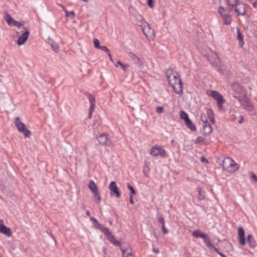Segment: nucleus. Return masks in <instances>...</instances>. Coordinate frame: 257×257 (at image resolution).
Segmentation results:
<instances>
[{
    "label": "nucleus",
    "instance_id": "obj_1",
    "mask_svg": "<svg viewBox=\"0 0 257 257\" xmlns=\"http://www.w3.org/2000/svg\"><path fill=\"white\" fill-rule=\"evenodd\" d=\"M166 75L170 85L173 88L174 91L178 94L182 92V83L179 74L174 72L172 69H167Z\"/></svg>",
    "mask_w": 257,
    "mask_h": 257
},
{
    "label": "nucleus",
    "instance_id": "obj_2",
    "mask_svg": "<svg viewBox=\"0 0 257 257\" xmlns=\"http://www.w3.org/2000/svg\"><path fill=\"white\" fill-rule=\"evenodd\" d=\"M223 169L229 173H234L238 169V165L232 159L226 157L222 161Z\"/></svg>",
    "mask_w": 257,
    "mask_h": 257
},
{
    "label": "nucleus",
    "instance_id": "obj_3",
    "mask_svg": "<svg viewBox=\"0 0 257 257\" xmlns=\"http://www.w3.org/2000/svg\"><path fill=\"white\" fill-rule=\"evenodd\" d=\"M19 31H16L17 35H19L20 33H22V34L18 38L17 44L19 45H22L27 42L30 35V31L28 28L24 27L19 28Z\"/></svg>",
    "mask_w": 257,
    "mask_h": 257
},
{
    "label": "nucleus",
    "instance_id": "obj_4",
    "mask_svg": "<svg viewBox=\"0 0 257 257\" xmlns=\"http://www.w3.org/2000/svg\"><path fill=\"white\" fill-rule=\"evenodd\" d=\"M99 229L102 231L106 236L107 239L115 246H120L121 243L117 240L115 236L110 232L109 229L103 226L102 225H99Z\"/></svg>",
    "mask_w": 257,
    "mask_h": 257
},
{
    "label": "nucleus",
    "instance_id": "obj_5",
    "mask_svg": "<svg viewBox=\"0 0 257 257\" xmlns=\"http://www.w3.org/2000/svg\"><path fill=\"white\" fill-rule=\"evenodd\" d=\"M14 123L20 133L23 134L26 138L30 137L31 135V131H29L27 128L26 125L21 121L20 117H17L15 119Z\"/></svg>",
    "mask_w": 257,
    "mask_h": 257
},
{
    "label": "nucleus",
    "instance_id": "obj_6",
    "mask_svg": "<svg viewBox=\"0 0 257 257\" xmlns=\"http://www.w3.org/2000/svg\"><path fill=\"white\" fill-rule=\"evenodd\" d=\"M218 13L222 18L225 25H228L231 23V16L227 9L220 7L218 8Z\"/></svg>",
    "mask_w": 257,
    "mask_h": 257
},
{
    "label": "nucleus",
    "instance_id": "obj_7",
    "mask_svg": "<svg viewBox=\"0 0 257 257\" xmlns=\"http://www.w3.org/2000/svg\"><path fill=\"white\" fill-rule=\"evenodd\" d=\"M96 138L99 143L101 145L108 147H111L113 145L110 139L106 134H101L99 136H96Z\"/></svg>",
    "mask_w": 257,
    "mask_h": 257
},
{
    "label": "nucleus",
    "instance_id": "obj_8",
    "mask_svg": "<svg viewBox=\"0 0 257 257\" xmlns=\"http://www.w3.org/2000/svg\"><path fill=\"white\" fill-rule=\"evenodd\" d=\"M150 154L154 157L161 156L162 157H166V152L161 147H153L152 148Z\"/></svg>",
    "mask_w": 257,
    "mask_h": 257
},
{
    "label": "nucleus",
    "instance_id": "obj_9",
    "mask_svg": "<svg viewBox=\"0 0 257 257\" xmlns=\"http://www.w3.org/2000/svg\"><path fill=\"white\" fill-rule=\"evenodd\" d=\"M145 27H144L142 30L144 35L149 39H153L154 38V31L151 29L150 25L149 23H144Z\"/></svg>",
    "mask_w": 257,
    "mask_h": 257
},
{
    "label": "nucleus",
    "instance_id": "obj_10",
    "mask_svg": "<svg viewBox=\"0 0 257 257\" xmlns=\"http://www.w3.org/2000/svg\"><path fill=\"white\" fill-rule=\"evenodd\" d=\"M210 95L214 99L217 101L219 108H221L222 104L224 102V99L222 95L220 94L216 91H211Z\"/></svg>",
    "mask_w": 257,
    "mask_h": 257
},
{
    "label": "nucleus",
    "instance_id": "obj_11",
    "mask_svg": "<svg viewBox=\"0 0 257 257\" xmlns=\"http://www.w3.org/2000/svg\"><path fill=\"white\" fill-rule=\"evenodd\" d=\"M5 20L10 26H15L19 28L23 26V24L21 22L15 21L9 14H6L5 17Z\"/></svg>",
    "mask_w": 257,
    "mask_h": 257
},
{
    "label": "nucleus",
    "instance_id": "obj_12",
    "mask_svg": "<svg viewBox=\"0 0 257 257\" xmlns=\"http://www.w3.org/2000/svg\"><path fill=\"white\" fill-rule=\"evenodd\" d=\"M215 57L214 61L210 59L209 57H207V58L213 66L217 67V70L220 73L223 74V72L220 65V59L216 53H215Z\"/></svg>",
    "mask_w": 257,
    "mask_h": 257
},
{
    "label": "nucleus",
    "instance_id": "obj_13",
    "mask_svg": "<svg viewBox=\"0 0 257 257\" xmlns=\"http://www.w3.org/2000/svg\"><path fill=\"white\" fill-rule=\"evenodd\" d=\"M192 235L195 238L201 237L204 240V242L205 243L207 240H209V237L207 234L203 233L199 229L195 230L193 231Z\"/></svg>",
    "mask_w": 257,
    "mask_h": 257
},
{
    "label": "nucleus",
    "instance_id": "obj_14",
    "mask_svg": "<svg viewBox=\"0 0 257 257\" xmlns=\"http://www.w3.org/2000/svg\"><path fill=\"white\" fill-rule=\"evenodd\" d=\"M235 12L238 15L244 16L246 13V8L244 4L239 3L235 6Z\"/></svg>",
    "mask_w": 257,
    "mask_h": 257
},
{
    "label": "nucleus",
    "instance_id": "obj_15",
    "mask_svg": "<svg viewBox=\"0 0 257 257\" xmlns=\"http://www.w3.org/2000/svg\"><path fill=\"white\" fill-rule=\"evenodd\" d=\"M109 188L111 191V193H112V192H113L114 194H115V196L117 198H119L120 197V192L114 181H112L110 183Z\"/></svg>",
    "mask_w": 257,
    "mask_h": 257
},
{
    "label": "nucleus",
    "instance_id": "obj_16",
    "mask_svg": "<svg viewBox=\"0 0 257 257\" xmlns=\"http://www.w3.org/2000/svg\"><path fill=\"white\" fill-rule=\"evenodd\" d=\"M88 99L90 103L88 118L90 119L91 118L92 114L95 108V98L91 95H89Z\"/></svg>",
    "mask_w": 257,
    "mask_h": 257
},
{
    "label": "nucleus",
    "instance_id": "obj_17",
    "mask_svg": "<svg viewBox=\"0 0 257 257\" xmlns=\"http://www.w3.org/2000/svg\"><path fill=\"white\" fill-rule=\"evenodd\" d=\"M238 241L241 245H245L244 231L242 227L238 228Z\"/></svg>",
    "mask_w": 257,
    "mask_h": 257
},
{
    "label": "nucleus",
    "instance_id": "obj_18",
    "mask_svg": "<svg viewBox=\"0 0 257 257\" xmlns=\"http://www.w3.org/2000/svg\"><path fill=\"white\" fill-rule=\"evenodd\" d=\"M232 88L235 93L234 97H238V94L241 93L243 91L242 87L237 83H234L232 85Z\"/></svg>",
    "mask_w": 257,
    "mask_h": 257
},
{
    "label": "nucleus",
    "instance_id": "obj_19",
    "mask_svg": "<svg viewBox=\"0 0 257 257\" xmlns=\"http://www.w3.org/2000/svg\"><path fill=\"white\" fill-rule=\"evenodd\" d=\"M0 232L4 234L8 237H10L12 235L11 229L4 224H0Z\"/></svg>",
    "mask_w": 257,
    "mask_h": 257
},
{
    "label": "nucleus",
    "instance_id": "obj_20",
    "mask_svg": "<svg viewBox=\"0 0 257 257\" xmlns=\"http://www.w3.org/2000/svg\"><path fill=\"white\" fill-rule=\"evenodd\" d=\"M212 131V128L211 124L208 122L205 123L203 124V129L202 131V133L204 135H208L211 133Z\"/></svg>",
    "mask_w": 257,
    "mask_h": 257
},
{
    "label": "nucleus",
    "instance_id": "obj_21",
    "mask_svg": "<svg viewBox=\"0 0 257 257\" xmlns=\"http://www.w3.org/2000/svg\"><path fill=\"white\" fill-rule=\"evenodd\" d=\"M129 57L131 58V59L134 61V62L138 65H141L142 64V63L139 58L136 54L133 53H130L128 54Z\"/></svg>",
    "mask_w": 257,
    "mask_h": 257
},
{
    "label": "nucleus",
    "instance_id": "obj_22",
    "mask_svg": "<svg viewBox=\"0 0 257 257\" xmlns=\"http://www.w3.org/2000/svg\"><path fill=\"white\" fill-rule=\"evenodd\" d=\"M247 241L248 243V245L251 248H254L256 246V242L253 238V237L251 234L247 235Z\"/></svg>",
    "mask_w": 257,
    "mask_h": 257
},
{
    "label": "nucleus",
    "instance_id": "obj_23",
    "mask_svg": "<svg viewBox=\"0 0 257 257\" xmlns=\"http://www.w3.org/2000/svg\"><path fill=\"white\" fill-rule=\"evenodd\" d=\"M88 186H89V189L92 191V192L93 193L96 192L98 191V188H97L96 185L93 181H91L89 182Z\"/></svg>",
    "mask_w": 257,
    "mask_h": 257
},
{
    "label": "nucleus",
    "instance_id": "obj_24",
    "mask_svg": "<svg viewBox=\"0 0 257 257\" xmlns=\"http://www.w3.org/2000/svg\"><path fill=\"white\" fill-rule=\"evenodd\" d=\"M185 123L187 125V126L190 128L191 131H194L196 130V127L195 125L193 123L192 121L189 119L188 120H187V121H185Z\"/></svg>",
    "mask_w": 257,
    "mask_h": 257
},
{
    "label": "nucleus",
    "instance_id": "obj_25",
    "mask_svg": "<svg viewBox=\"0 0 257 257\" xmlns=\"http://www.w3.org/2000/svg\"><path fill=\"white\" fill-rule=\"evenodd\" d=\"M50 45L55 52L58 53L59 52V46L57 43L52 41L51 43H50Z\"/></svg>",
    "mask_w": 257,
    "mask_h": 257
},
{
    "label": "nucleus",
    "instance_id": "obj_26",
    "mask_svg": "<svg viewBox=\"0 0 257 257\" xmlns=\"http://www.w3.org/2000/svg\"><path fill=\"white\" fill-rule=\"evenodd\" d=\"M198 199L200 200H203L205 197V193L200 188H198Z\"/></svg>",
    "mask_w": 257,
    "mask_h": 257
},
{
    "label": "nucleus",
    "instance_id": "obj_27",
    "mask_svg": "<svg viewBox=\"0 0 257 257\" xmlns=\"http://www.w3.org/2000/svg\"><path fill=\"white\" fill-rule=\"evenodd\" d=\"M237 40L239 41V44H241V45H242L243 44V37H242L238 28L237 29Z\"/></svg>",
    "mask_w": 257,
    "mask_h": 257
},
{
    "label": "nucleus",
    "instance_id": "obj_28",
    "mask_svg": "<svg viewBox=\"0 0 257 257\" xmlns=\"http://www.w3.org/2000/svg\"><path fill=\"white\" fill-rule=\"evenodd\" d=\"M149 172H150V168H149L147 164L146 163V165L143 168V173L144 174V175L147 177H149Z\"/></svg>",
    "mask_w": 257,
    "mask_h": 257
},
{
    "label": "nucleus",
    "instance_id": "obj_29",
    "mask_svg": "<svg viewBox=\"0 0 257 257\" xmlns=\"http://www.w3.org/2000/svg\"><path fill=\"white\" fill-rule=\"evenodd\" d=\"M180 118L184 119L185 122L189 119L188 114L183 111L180 113Z\"/></svg>",
    "mask_w": 257,
    "mask_h": 257
},
{
    "label": "nucleus",
    "instance_id": "obj_30",
    "mask_svg": "<svg viewBox=\"0 0 257 257\" xmlns=\"http://www.w3.org/2000/svg\"><path fill=\"white\" fill-rule=\"evenodd\" d=\"M205 244L210 250H214L216 248L214 245L212 244L210 238L207 241V242L205 243Z\"/></svg>",
    "mask_w": 257,
    "mask_h": 257
},
{
    "label": "nucleus",
    "instance_id": "obj_31",
    "mask_svg": "<svg viewBox=\"0 0 257 257\" xmlns=\"http://www.w3.org/2000/svg\"><path fill=\"white\" fill-rule=\"evenodd\" d=\"M93 197L97 202H99L101 199V196L98 191L93 193Z\"/></svg>",
    "mask_w": 257,
    "mask_h": 257
},
{
    "label": "nucleus",
    "instance_id": "obj_32",
    "mask_svg": "<svg viewBox=\"0 0 257 257\" xmlns=\"http://www.w3.org/2000/svg\"><path fill=\"white\" fill-rule=\"evenodd\" d=\"M157 215L159 222L161 223L162 225H164L165 219L163 215L160 213H158Z\"/></svg>",
    "mask_w": 257,
    "mask_h": 257
},
{
    "label": "nucleus",
    "instance_id": "obj_33",
    "mask_svg": "<svg viewBox=\"0 0 257 257\" xmlns=\"http://www.w3.org/2000/svg\"><path fill=\"white\" fill-rule=\"evenodd\" d=\"M207 115L209 116V117L211 121L214 122V117L213 116V112L210 109H207Z\"/></svg>",
    "mask_w": 257,
    "mask_h": 257
},
{
    "label": "nucleus",
    "instance_id": "obj_34",
    "mask_svg": "<svg viewBox=\"0 0 257 257\" xmlns=\"http://www.w3.org/2000/svg\"><path fill=\"white\" fill-rule=\"evenodd\" d=\"M227 5L235 6L238 4V0H226Z\"/></svg>",
    "mask_w": 257,
    "mask_h": 257
},
{
    "label": "nucleus",
    "instance_id": "obj_35",
    "mask_svg": "<svg viewBox=\"0 0 257 257\" xmlns=\"http://www.w3.org/2000/svg\"><path fill=\"white\" fill-rule=\"evenodd\" d=\"M65 16L66 17H72V18H73L75 17V13L73 11L68 12L67 10H65Z\"/></svg>",
    "mask_w": 257,
    "mask_h": 257
},
{
    "label": "nucleus",
    "instance_id": "obj_36",
    "mask_svg": "<svg viewBox=\"0 0 257 257\" xmlns=\"http://www.w3.org/2000/svg\"><path fill=\"white\" fill-rule=\"evenodd\" d=\"M117 64H118L124 71H126L128 65L123 64L120 61H118Z\"/></svg>",
    "mask_w": 257,
    "mask_h": 257
},
{
    "label": "nucleus",
    "instance_id": "obj_37",
    "mask_svg": "<svg viewBox=\"0 0 257 257\" xmlns=\"http://www.w3.org/2000/svg\"><path fill=\"white\" fill-rule=\"evenodd\" d=\"M93 43L95 48L99 49L100 48V46L99 45V41L97 39L94 38L93 39Z\"/></svg>",
    "mask_w": 257,
    "mask_h": 257
},
{
    "label": "nucleus",
    "instance_id": "obj_38",
    "mask_svg": "<svg viewBox=\"0 0 257 257\" xmlns=\"http://www.w3.org/2000/svg\"><path fill=\"white\" fill-rule=\"evenodd\" d=\"M204 140V138L202 137L199 136L197 138L196 140L195 141V143L196 144H198L201 142H203Z\"/></svg>",
    "mask_w": 257,
    "mask_h": 257
},
{
    "label": "nucleus",
    "instance_id": "obj_39",
    "mask_svg": "<svg viewBox=\"0 0 257 257\" xmlns=\"http://www.w3.org/2000/svg\"><path fill=\"white\" fill-rule=\"evenodd\" d=\"M144 23H148L147 22L145 21L144 19H143V21H139L137 23V25L141 27L142 29L144 27H145V24Z\"/></svg>",
    "mask_w": 257,
    "mask_h": 257
},
{
    "label": "nucleus",
    "instance_id": "obj_40",
    "mask_svg": "<svg viewBox=\"0 0 257 257\" xmlns=\"http://www.w3.org/2000/svg\"><path fill=\"white\" fill-rule=\"evenodd\" d=\"M90 219L94 223H95L96 224V225L95 226V227L98 229H99V225H101L100 224H99L98 222V221L96 220V219H95V218H93V217H90Z\"/></svg>",
    "mask_w": 257,
    "mask_h": 257
},
{
    "label": "nucleus",
    "instance_id": "obj_41",
    "mask_svg": "<svg viewBox=\"0 0 257 257\" xmlns=\"http://www.w3.org/2000/svg\"><path fill=\"white\" fill-rule=\"evenodd\" d=\"M128 189L131 191L132 194H135L136 191L134 189L133 187L129 183L127 184Z\"/></svg>",
    "mask_w": 257,
    "mask_h": 257
},
{
    "label": "nucleus",
    "instance_id": "obj_42",
    "mask_svg": "<svg viewBox=\"0 0 257 257\" xmlns=\"http://www.w3.org/2000/svg\"><path fill=\"white\" fill-rule=\"evenodd\" d=\"M201 119L202 121L204 122V124H205V123L208 122L205 114H203V115L202 114L201 115Z\"/></svg>",
    "mask_w": 257,
    "mask_h": 257
},
{
    "label": "nucleus",
    "instance_id": "obj_43",
    "mask_svg": "<svg viewBox=\"0 0 257 257\" xmlns=\"http://www.w3.org/2000/svg\"><path fill=\"white\" fill-rule=\"evenodd\" d=\"M143 19H144L143 17L140 15H138L136 16L135 20H136V23L138 22L139 21H143Z\"/></svg>",
    "mask_w": 257,
    "mask_h": 257
},
{
    "label": "nucleus",
    "instance_id": "obj_44",
    "mask_svg": "<svg viewBox=\"0 0 257 257\" xmlns=\"http://www.w3.org/2000/svg\"><path fill=\"white\" fill-rule=\"evenodd\" d=\"M99 49H101L103 51L106 52L107 53H109V49L105 46H100V48H99Z\"/></svg>",
    "mask_w": 257,
    "mask_h": 257
},
{
    "label": "nucleus",
    "instance_id": "obj_45",
    "mask_svg": "<svg viewBox=\"0 0 257 257\" xmlns=\"http://www.w3.org/2000/svg\"><path fill=\"white\" fill-rule=\"evenodd\" d=\"M164 109L162 107L158 106L157 107L156 111L158 113H161L163 112Z\"/></svg>",
    "mask_w": 257,
    "mask_h": 257
},
{
    "label": "nucleus",
    "instance_id": "obj_46",
    "mask_svg": "<svg viewBox=\"0 0 257 257\" xmlns=\"http://www.w3.org/2000/svg\"><path fill=\"white\" fill-rule=\"evenodd\" d=\"M162 231L164 234H166L168 233V229L166 228L165 224L162 225Z\"/></svg>",
    "mask_w": 257,
    "mask_h": 257
},
{
    "label": "nucleus",
    "instance_id": "obj_47",
    "mask_svg": "<svg viewBox=\"0 0 257 257\" xmlns=\"http://www.w3.org/2000/svg\"><path fill=\"white\" fill-rule=\"evenodd\" d=\"M147 4L150 8H153V7H154L153 0H148Z\"/></svg>",
    "mask_w": 257,
    "mask_h": 257
},
{
    "label": "nucleus",
    "instance_id": "obj_48",
    "mask_svg": "<svg viewBox=\"0 0 257 257\" xmlns=\"http://www.w3.org/2000/svg\"><path fill=\"white\" fill-rule=\"evenodd\" d=\"M235 8V6L228 5V8H226L228 11V12H230L232 10L233 8Z\"/></svg>",
    "mask_w": 257,
    "mask_h": 257
},
{
    "label": "nucleus",
    "instance_id": "obj_49",
    "mask_svg": "<svg viewBox=\"0 0 257 257\" xmlns=\"http://www.w3.org/2000/svg\"><path fill=\"white\" fill-rule=\"evenodd\" d=\"M153 251L156 254H157V253H159V248H156L155 247H154L153 248Z\"/></svg>",
    "mask_w": 257,
    "mask_h": 257
},
{
    "label": "nucleus",
    "instance_id": "obj_50",
    "mask_svg": "<svg viewBox=\"0 0 257 257\" xmlns=\"http://www.w3.org/2000/svg\"><path fill=\"white\" fill-rule=\"evenodd\" d=\"M243 116L241 115L240 119H239V120H238V123L240 124L241 123L243 122Z\"/></svg>",
    "mask_w": 257,
    "mask_h": 257
},
{
    "label": "nucleus",
    "instance_id": "obj_51",
    "mask_svg": "<svg viewBox=\"0 0 257 257\" xmlns=\"http://www.w3.org/2000/svg\"><path fill=\"white\" fill-rule=\"evenodd\" d=\"M252 178L255 181H257V176L255 174H253Z\"/></svg>",
    "mask_w": 257,
    "mask_h": 257
},
{
    "label": "nucleus",
    "instance_id": "obj_52",
    "mask_svg": "<svg viewBox=\"0 0 257 257\" xmlns=\"http://www.w3.org/2000/svg\"><path fill=\"white\" fill-rule=\"evenodd\" d=\"M130 203L131 204H134V202L133 201V196L132 195H130Z\"/></svg>",
    "mask_w": 257,
    "mask_h": 257
},
{
    "label": "nucleus",
    "instance_id": "obj_53",
    "mask_svg": "<svg viewBox=\"0 0 257 257\" xmlns=\"http://www.w3.org/2000/svg\"><path fill=\"white\" fill-rule=\"evenodd\" d=\"M108 54V55L109 56V59L111 61H113V60H112V56H111V55L110 53V51L109 52V53H107Z\"/></svg>",
    "mask_w": 257,
    "mask_h": 257
},
{
    "label": "nucleus",
    "instance_id": "obj_54",
    "mask_svg": "<svg viewBox=\"0 0 257 257\" xmlns=\"http://www.w3.org/2000/svg\"><path fill=\"white\" fill-rule=\"evenodd\" d=\"M252 6L254 8H257V1L254 2L253 4H252Z\"/></svg>",
    "mask_w": 257,
    "mask_h": 257
},
{
    "label": "nucleus",
    "instance_id": "obj_55",
    "mask_svg": "<svg viewBox=\"0 0 257 257\" xmlns=\"http://www.w3.org/2000/svg\"><path fill=\"white\" fill-rule=\"evenodd\" d=\"M126 257H134V256L131 252H129L127 254Z\"/></svg>",
    "mask_w": 257,
    "mask_h": 257
},
{
    "label": "nucleus",
    "instance_id": "obj_56",
    "mask_svg": "<svg viewBox=\"0 0 257 257\" xmlns=\"http://www.w3.org/2000/svg\"><path fill=\"white\" fill-rule=\"evenodd\" d=\"M218 254H219L221 257H226V256H225L224 254H223L222 252H220V251H219V252H218Z\"/></svg>",
    "mask_w": 257,
    "mask_h": 257
},
{
    "label": "nucleus",
    "instance_id": "obj_57",
    "mask_svg": "<svg viewBox=\"0 0 257 257\" xmlns=\"http://www.w3.org/2000/svg\"><path fill=\"white\" fill-rule=\"evenodd\" d=\"M201 160L202 162H205V161H206V162H208V161L206 160L204 157H202L201 159Z\"/></svg>",
    "mask_w": 257,
    "mask_h": 257
},
{
    "label": "nucleus",
    "instance_id": "obj_58",
    "mask_svg": "<svg viewBox=\"0 0 257 257\" xmlns=\"http://www.w3.org/2000/svg\"><path fill=\"white\" fill-rule=\"evenodd\" d=\"M86 214L87 215V216H90V211L89 210H86Z\"/></svg>",
    "mask_w": 257,
    "mask_h": 257
},
{
    "label": "nucleus",
    "instance_id": "obj_59",
    "mask_svg": "<svg viewBox=\"0 0 257 257\" xmlns=\"http://www.w3.org/2000/svg\"><path fill=\"white\" fill-rule=\"evenodd\" d=\"M121 249V250H122V255H123H123H124V253H125V249Z\"/></svg>",
    "mask_w": 257,
    "mask_h": 257
},
{
    "label": "nucleus",
    "instance_id": "obj_60",
    "mask_svg": "<svg viewBox=\"0 0 257 257\" xmlns=\"http://www.w3.org/2000/svg\"><path fill=\"white\" fill-rule=\"evenodd\" d=\"M214 251H215L217 253H218V252H219V251L216 248H215V249H214Z\"/></svg>",
    "mask_w": 257,
    "mask_h": 257
},
{
    "label": "nucleus",
    "instance_id": "obj_61",
    "mask_svg": "<svg viewBox=\"0 0 257 257\" xmlns=\"http://www.w3.org/2000/svg\"><path fill=\"white\" fill-rule=\"evenodd\" d=\"M109 224H110V225H112V220H109Z\"/></svg>",
    "mask_w": 257,
    "mask_h": 257
},
{
    "label": "nucleus",
    "instance_id": "obj_62",
    "mask_svg": "<svg viewBox=\"0 0 257 257\" xmlns=\"http://www.w3.org/2000/svg\"><path fill=\"white\" fill-rule=\"evenodd\" d=\"M154 235H155V237L158 239L157 235L155 233H154Z\"/></svg>",
    "mask_w": 257,
    "mask_h": 257
}]
</instances>
